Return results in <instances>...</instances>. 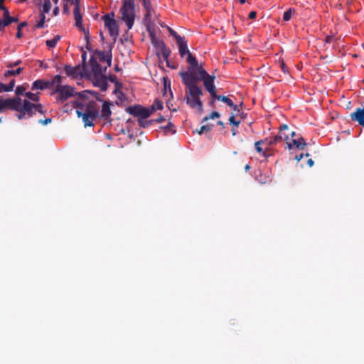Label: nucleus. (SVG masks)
<instances>
[{
    "instance_id": "24",
    "label": "nucleus",
    "mask_w": 364,
    "mask_h": 364,
    "mask_svg": "<svg viewBox=\"0 0 364 364\" xmlns=\"http://www.w3.org/2000/svg\"><path fill=\"white\" fill-rule=\"evenodd\" d=\"M163 107H164L163 102L161 100L156 99L154 101L151 106L150 107H149V110L150 111V114H151V113L153 112L157 111V110H161L163 109Z\"/></svg>"
},
{
    "instance_id": "64",
    "label": "nucleus",
    "mask_w": 364,
    "mask_h": 364,
    "mask_svg": "<svg viewBox=\"0 0 364 364\" xmlns=\"http://www.w3.org/2000/svg\"><path fill=\"white\" fill-rule=\"evenodd\" d=\"M4 0H0V4H2Z\"/></svg>"
},
{
    "instance_id": "17",
    "label": "nucleus",
    "mask_w": 364,
    "mask_h": 364,
    "mask_svg": "<svg viewBox=\"0 0 364 364\" xmlns=\"http://www.w3.org/2000/svg\"><path fill=\"white\" fill-rule=\"evenodd\" d=\"M178 46V52L179 55L181 58H183L185 55H188V53H191L188 48V43L186 39L184 38H180L178 41L176 42Z\"/></svg>"
},
{
    "instance_id": "60",
    "label": "nucleus",
    "mask_w": 364,
    "mask_h": 364,
    "mask_svg": "<svg viewBox=\"0 0 364 364\" xmlns=\"http://www.w3.org/2000/svg\"><path fill=\"white\" fill-rule=\"evenodd\" d=\"M240 4H245L246 2V0H239Z\"/></svg>"
},
{
    "instance_id": "18",
    "label": "nucleus",
    "mask_w": 364,
    "mask_h": 364,
    "mask_svg": "<svg viewBox=\"0 0 364 364\" xmlns=\"http://www.w3.org/2000/svg\"><path fill=\"white\" fill-rule=\"evenodd\" d=\"M159 49H160L161 55L164 60H166L167 66L171 68V65H169V63L168 61V57L171 54V50L167 48L166 44L164 42H161L158 46ZM171 68H173V67H171Z\"/></svg>"
},
{
    "instance_id": "52",
    "label": "nucleus",
    "mask_w": 364,
    "mask_h": 364,
    "mask_svg": "<svg viewBox=\"0 0 364 364\" xmlns=\"http://www.w3.org/2000/svg\"><path fill=\"white\" fill-rule=\"evenodd\" d=\"M72 4L75 5V7L78 6L80 8V0H72Z\"/></svg>"
},
{
    "instance_id": "15",
    "label": "nucleus",
    "mask_w": 364,
    "mask_h": 364,
    "mask_svg": "<svg viewBox=\"0 0 364 364\" xmlns=\"http://www.w3.org/2000/svg\"><path fill=\"white\" fill-rule=\"evenodd\" d=\"M92 80L94 85L99 87L101 90H107L108 87V82L105 74L98 76H93Z\"/></svg>"
},
{
    "instance_id": "4",
    "label": "nucleus",
    "mask_w": 364,
    "mask_h": 364,
    "mask_svg": "<svg viewBox=\"0 0 364 364\" xmlns=\"http://www.w3.org/2000/svg\"><path fill=\"white\" fill-rule=\"evenodd\" d=\"M295 132L291 130L287 124L280 126L279 133L275 136V139H279V141H284L286 142V148L289 150L298 149L303 150L306 145L305 140L303 137L294 139Z\"/></svg>"
},
{
    "instance_id": "25",
    "label": "nucleus",
    "mask_w": 364,
    "mask_h": 364,
    "mask_svg": "<svg viewBox=\"0 0 364 364\" xmlns=\"http://www.w3.org/2000/svg\"><path fill=\"white\" fill-rule=\"evenodd\" d=\"M213 99L218 100H220V101L224 102L229 107H233V102H232V100L230 98H229L228 97H227V96L218 95L216 94V96H214L213 97Z\"/></svg>"
},
{
    "instance_id": "30",
    "label": "nucleus",
    "mask_w": 364,
    "mask_h": 364,
    "mask_svg": "<svg viewBox=\"0 0 364 364\" xmlns=\"http://www.w3.org/2000/svg\"><path fill=\"white\" fill-rule=\"evenodd\" d=\"M46 21V15L43 14H40L39 20L37 21V23L35 26L36 28H41L44 27Z\"/></svg>"
},
{
    "instance_id": "47",
    "label": "nucleus",
    "mask_w": 364,
    "mask_h": 364,
    "mask_svg": "<svg viewBox=\"0 0 364 364\" xmlns=\"http://www.w3.org/2000/svg\"><path fill=\"white\" fill-rule=\"evenodd\" d=\"M248 16H249V18H250V19H255L257 16V12L255 11H252L250 12Z\"/></svg>"
},
{
    "instance_id": "62",
    "label": "nucleus",
    "mask_w": 364,
    "mask_h": 364,
    "mask_svg": "<svg viewBox=\"0 0 364 364\" xmlns=\"http://www.w3.org/2000/svg\"><path fill=\"white\" fill-rule=\"evenodd\" d=\"M59 0H53V3L55 4H57Z\"/></svg>"
},
{
    "instance_id": "28",
    "label": "nucleus",
    "mask_w": 364,
    "mask_h": 364,
    "mask_svg": "<svg viewBox=\"0 0 364 364\" xmlns=\"http://www.w3.org/2000/svg\"><path fill=\"white\" fill-rule=\"evenodd\" d=\"M14 85H15V80H14V79L11 80L9 82V83L7 85H5V84L0 85V86L2 87L1 88L2 92H9V91L13 90Z\"/></svg>"
},
{
    "instance_id": "40",
    "label": "nucleus",
    "mask_w": 364,
    "mask_h": 364,
    "mask_svg": "<svg viewBox=\"0 0 364 364\" xmlns=\"http://www.w3.org/2000/svg\"><path fill=\"white\" fill-rule=\"evenodd\" d=\"M168 32L169 33L173 36L174 37V38L176 39V42L179 41L180 38H183V36H181L180 35H178L176 31H175L173 29H172L171 28H168Z\"/></svg>"
},
{
    "instance_id": "2",
    "label": "nucleus",
    "mask_w": 364,
    "mask_h": 364,
    "mask_svg": "<svg viewBox=\"0 0 364 364\" xmlns=\"http://www.w3.org/2000/svg\"><path fill=\"white\" fill-rule=\"evenodd\" d=\"M8 107L12 110L16 111V114L18 119L31 117L35 112H42L41 105H34L28 101L22 102L18 97L14 98H0V111L4 108Z\"/></svg>"
},
{
    "instance_id": "20",
    "label": "nucleus",
    "mask_w": 364,
    "mask_h": 364,
    "mask_svg": "<svg viewBox=\"0 0 364 364\" xmlns=\"http://www.w3.org/2000/svg\"><path fill=\"white\" fill-rule=\"evenodd\" d=\"M49 88V83L48 80H37L34 81L32 84L31 89L34 90H45Z\"/></svg>"
},
{
    "instance_id": "23",
    "label": "nucleus",
    "mask_w": 364,
    "mask_h": 364,
    "mask_svg": "<svg viewBox=\"0 0 364 364\" xmlns=\"http://www.w3.org/2000/svg\"><path fill=\"white\" fill-rule=\"evenodd\" d=\"M186 60L190 65V67L188 69H191V72L193 71L198 64L196 58L193 56L191 53H188Z\"/></svg>"
},
{
    "instance_id": "43",
    "label": "nucleus",
    "mask_w": 364,
    "mask_h": 364,
    "mask_svg": "<svg viewBox=\"0 0 364 364\" xmlns=\"http://www.w3.org/2000/svg\"><path fill=\"white\" fill-rule=\"evenodd\" d=\"M144 119H138V123H139V126L141 127H144V128L147 127L149 124H150L151 123V121L145 122Z\"/></svg>"
},
{
    "instance_id": "27",
    "label": "nucleus",
    "mask_w": 364,
    "mask_h": 364,
    "mask_svg": "<svg viewBox=\"0 0 364 364\" xmlns=\"http://www.w3.org/2000/svg\"><path fill=\"white\" fill-rule=\"evenodd\" d=\"M51 4L50 0H43V4L42 7L40 9V14H46L48 13L50 10Z\"/></svg>"
},
{
    "instance_id": "41",
    "label": "nucleus",
    "mask_w": 364,
    "mask_h": 364,
    "mask_svg": "<svg viewBox=\"0 0 364 364\" xmlns=\"http://www.w3.org/2000/svg\"><path fill=\"white\" fill-rule=\"evenodd\" d=\"M0 9L4 11V15L2 18L3 19H5L10 16L9 9L6 7H5L2 4H0Z\"/></svg>"
},
{
    "instance_id": "33",
    "label": "nucleus",
    "mask_w": 364,
    "mask_h": 364,
    "mask_svg": "<svg viewBox=\"0 0 364 364\" xmlns=\"http://www.w3.org/2000/svg\"><path fill=\"white\" fill-rule=\"evenodd\" d=\"M162 128L166 134H173L176 132L175 127L171 122H169L166 126H164Z\"/></svg>"
},
{
    "instance_id": "3",
    "label": "nucleus",
    "mask_w": 364,
    "mask_h": 364,
    "mask_svg": "<svg viewBox=\"0 0 364 364\" xmlns=\"http://www.w3.org/2000/svg\"><path fill=\"white\" fill-rule=\"evenodd\" d=\"M182 81L186 87V102L191 108L196 109L199 112L203 111V102L200 100V96L203 95V90L199 87L191 75H183Z\"/></svg>"
},
{
    "instance_id": "8",
    "label": "nucleus",
    "mask_w": 364,
    "mask_h": 364,
    "mask_svg": "<svg viewBox=\"0 0 364 364\" xmlns=\"http://www.w3.org/2000/svg\"><path fill=\"white\" fill-rule=\"evenodd\" d=\"M126 112L131 115L137 117L139 119H146L151 115L149 108L140 105L129 106L126 108Z\"/></svg>"
},
{
    "instance_id": "12",
    "label": "nucleus",
    "mask_w": 364,
    "mask_h": 364,
    "mask_svg": "<svg viewBox=\"0 0 364 364\" xmlns=\"http://www.w3.org/2000/svg\"><path fill=\"white\" fill-rule=\"evenodd\" d=\"M142 6L146 11L144 21H145V23L149 26L151 22V18L155 14V11L152 8L151 1L149 0H142Z\"/></svg>"
},
{
    "instance_id": "57",
    "label": "nucleus",
    "mask_w": 364,
    "mask_h": 364,
    "mask_svg": "<svg viewBox=\"0 0 364 364\" xmlns=\"http://www.w3.org/2000/svg\"><path fill=\"white\" fill-rule=\"evenodd\" d=\"M218 124L221 126V127H224V123L222 121H218Z\"/></svg>"
},
{
    "instance_id": "1",
    "label": "nucleus",
    "mask_w": 364,
    "mask_h": 364,
    "mask_svg": "<svg viewBox=\"0 0 364 364\" xmlns=\"http://www.w3.org/2000/svg\"><path fill=\"white\" fill-rule=\"evenodd\" d=\"M72 104L70 107L68 105H65L64 111L68 112L73 108H75L76 114L78 117L82 118L85 127L94 126V121L98 117L106 122H111L110 107L112 104L109 101L103 102L100 112V105L96 101L82 100L78 102L75 100Z\"/></svg>"
},
{
    "instance_id": "22",
    "label": "nucleus",
    "mask_w": 364,
    "mask_h": 364,
    "mask_svg": "<svg viewBox=\"0 0 364 364\" xmlns=\"http://www.w3.org/2000/svg\"><path fill=\"white\" fill-rule=\"evenodd\" d=\"M65 72L68 76L76 77L78 75V68L77 67H73L69 65H65Z\"/></svg>"
},
{
    "instance_id": "21",
    "label": "nucleus",
    "mask_w": 364,
    "mask_h": 364,
    "mask_svg": "<svg viewBox=\"0 0 364 364\" xmlns=\"http://www.w3.org/2000/svg\"><path fill=\"white\" fill-rule=\"evenodd\" d=\"M49 83V88H52L53 90L55 88H60L63 87L62 85V77L60 75H56L51 80H48Z\"/></svg>"
},
{
    "instance_id": "59",
    "label": "nucleus",
    "mask_w": 364,
    "mask_h": 364,
    "mask_svg": "<svg viewBox=\"0 0 364 364\" xmlns=\"http://www.w3.org/2000/svg\"><path fill=\"white\" fill-rule=\"evenodd\" d=\"M3 27V18L0 20V29Z\"/></svg>"
},
{
    "instance_id": "55",
    "label": "nucleus",
    "mask_w": 364,
    "mask_h": 364,
    "mask_svg": "<svg viewBox=\"0 0 364 364\" xmlns=\"http://www.w3.org/2000/svg\"><path fill=\"white\" fill-rule=\"evenodd\" d=\"M63 11H64L65 13L68 12V5H67V4H66V5H64V6H63Z\"/></svg>"
},
{
    "instance_id": "49",
    "label": "nucleus",
    "mask_w": 364,
    "mask_h": 364,
    "mask_svg": "<svg viewBox=\"0 0 364 364\" xmlns=\"http://www.w3.org/2000/svg\"><path fill=\"white\" fill-rule=\"evenodd\" d=\"M154 121L157 122V123H161V122L165 121V118L163 116H160L159 117H158L157 119H154Z\"/></svg>"
},
{
    "instance_id": "38",
    "label": "nucleus",
    "mask_w": 364,
    "mask_h": 364,
    "mask_svg": "<svg viewBox=\"0 0 364 364\" xmlns=\"http://www.w3.org/2000/svg\"><path fill=\"white\" fill-rule=\"evenodd\" d=\"M275 136L274 137H268L264 139V144H268L269 146H273L274 144L279 142V139L274 140Z\"/></svg>"
},
{
    "instance_id": "6",
    "label": "nucleus",
    "mask_w": 364,
    "mask_h": 364,
    "mask_svg": "<svg viewBox=\"0 0 364 364\" xmlns=\"http://www.w3.org/2000/svg\"><path fill=\"white\" fill-rule=\"evenodd\" d=\"M105 27L107 28L109 35L116 38L119 35V28L117 22L114 19V14L113 12L107 14L102 16Z\"/></svg>"
},
{
    "instance_id": "53",
    "label": "nucleus",
    "mask_w": 364,
    "mask_h": 364,
    "mask_svg": "<svg viewBox=\"0 0 364 364\" xmlns=\"http://www.w3.org/2000/svg\"><path fill=\"white\" fill-rule=\"evenodd\" d=\"M304 154H301L299 155H297L295 156V159L298 161H299L300 160H301V159L304 157Z\"/></svg>"
},
{
    "instance_id": "42",
    "label": "nucleus",
    "mask_w": 364,
    "mask_h": 364,
    "mask_svg": "<svg viewBox=\"0 0 364 364\" xmlns=\"http://www.w3.org/2000/svg\"><path fill=\"white\" fill-rule=\"evenodd\" d=\"M229 122L230 124H233L237 127L240 124V121H236L235 119V115L232 114L229 118Z\"/></svg>"
},
{
    "instance_id": "9",
    "label": "nucleus",
    "mask_w": 364,
    "mask_h": 364,
    "mask_svg": "<svg viewBox=\"0 0 364 364\" xmlns=\"http://www.w3.org/2000/svg\"><path fill=\"white\" fill-rule=\"evenodd\" d=\"M180 75L182 79L185 74L191 75L194 80V82H198L200 81V79L204 78L205 76H208L209 74L205 71V70L203 68L202 65H198L196 67L195 70L191 72V69H188L186 72H181Z\"/></svg>"
},
{
    "instance_id": "13",
    "label": "nucleus",
    "mask_w": 364,
    "mask_h": 364,
    "mask_svg": "<svg viewBox=\"0 0 364 364\" xmlns=\"http://www.w3.org/2000/svg\"><path fill=\"white\" fill-rule=\"evenodd\" d=\"M89 64L91 68V74L92 77L104 75L106 72V70H105V68H102V65L95 58H90Z\"/></svg>"
},
{
    "instance_id": "58",
    "label": "nucleus",
    "mask_w": 364,
    "mask_h": 364,
    "mask_svg": "<svg viewBox=\"0 0 364 364\" xmlns=\"http://www.w3.org/2000/svg\"><path fill=\"white\" fill-rule=\"evenodd\" d=\"M82 60H85V59H86V53H84L82 55Z\"/></svg>"
},
{
    "instance_id": "14",
    "label": "nucleus",
    "mask_w": 364,
    "mask_h": 364,
    "mask_svg": "<svg viewBox=\"0 0 364 364\" xmlns=\"http://www.w3.org/2000/svg\"><path fill=\"white\" fill-rule=\"evenodd\" d=\"M350 119L352 121L357 122L359 125L364 127V106L360 108H357L354 112L351 113Z\"/></svg>"
},
{
    "instance_id": "51",
    "label": "nucleus",
    "mask_w": 364,
    "mask_h": 364,
    "mask_svg": "<svg viewBox=\"0 0 364 364\" xmlns=\"http://www.w3.org/2000/svg\"><path fill=\"white\" fill-rule=\"evenodd\" d=\"M53 13L54 16H57L59 14V7L56 6L53 9Z\"/></svg>"
},
{
    "instance_id": "32",
    "label": "nucleus",
    "mask_w": 364,
    "mask_h": 364,
    "mask_svg": "<svg viewBox=\"0 0 364 364\" xmlns=\"http://www.w3.org/2000/svg\"><path fill=\"white\" fill-rule=\"evenodd\" d=\"M18 21V17L9 16L8 18L3 19V27L7 26L11 23H17Z\"/></svg>"
},
{
    "instance_id": "46",
    "label": "nucleus",
    "mask_w": 364,
    "mask_h": 364,
    "mask_svg": "<svg viewBox=\"0 0 364 364\" xmlns=\"http://www.w3.org/2000/svg\"><path fill=\"white\" fill-rule=\"evenodd\" d=\"M21 63V61L18 60H16V61H15V62H14V63H10L8 65V67H9V68H14V67H15V66L18 65Z\"/></svg>"
},
{
    "instance_id": "35",
    "label": "nucleus",
    "mask_w": 364,
    "mask_h": 364,
    "mask_svg": "<svg viewBox=\"0 0 364 364\" xmlns=\"http://www.w3.org/2000/svg\"><path fill=\"white\" fill-rule=\"evenodd\" d=\"M213 125H211V124H205V125H203L199 130H197V132L199 134H203L204 132H209L212 129Z\"/></svg>"
},
{
    "instance_id": "11",
    "label": "nucleus",
    "mask_w": 364,
    "mask_h": 364,
    "mask_svg": "<svg viewBox=\"0 0 364 364\" xmlns=\"http://www.w3.org/2000/svg\"><path fill=\"white\" fill-rule=\"evenodd\" d=\"M215 76L208 75L204 78L200 79L203 82L205 90L210 93L212 98L216 96L215 86L214 85Z\"/></svg>"
},
{
    "instance_id": "39",
    "label": "nucleus",
    "mask_w": 364,
    "mask_h": 364,
    "mask_svg": "<svg viewBox=\"0 0 364 364\" xmlns=\"http://www.w3.org/2000/svg\"><path fill=\"white\" fill-rule=\"evenodd\" d=\"M80 31L83 32V33L85 34V41H86V43H87V46H86V48L87 49H90L89 47H88V45L90 43V33L87 30H86L84 26L82 27V29H80Z\"/></svg>"
},
{
    "instance_id": "45",
    "label": "nucleus",
    "mask_w": 364,
    "mask_h": 364,
    "mask_svg": "<svg viewBox=\"0 0 364 364\" xmlns=\"http://www.w3.org/2000/svg\"><path fill=\"white\" fill-rule=\"evenodd\" d=\"M51 121H52L51 118H47L44 120L40 119L38 122L43 125H47L48 124L50 123Z\"/></svg>"
},
{
    "instance_id": "10",
    "label": "nucleus",
    "mask_w": 364,
    "mask_h": 364,
    "mask_svg": "<svg viewBox=\"0 0 364 364\" xmlns=\"http://www.w3.org/2000/svg\"><path fill=\"white\" fill-rule=\"evenodd\" d=\"M91 58H95L97 61H100L101 63H105L107 65L105 67V70H107V67H110L112 64V53L110 50L105 51L95 50Z\"/></svg>"
},
{
    "instance_id": "56",
    "label": "nucleus",
    "mask_w": 364,
    "mask_h": 364,
    "mask_svg": "<svg viewBox=\"0 0 364 364\" xmlns=\"http://www.w3.org/2000/svg\"><path fill=\"white\" fill-rule=\"evenodd\" d=\"M231 131L233 136H235L237 134V131L235 129H232Z\"/></svg>"
},
{
    "instance_id": "48",
    "label": "nucleus",
    "mask_w": 364,
    "mask_h": 364,
    "mask_svg": "<svg viewBox=\"0 0 364 364\" xmlns=\"http://www.w3.org/2000/svg\"><path fill=\"white\" fill-rule=\"evenodd\" d=\"M280 67H281L282 70L284 73H288L287 68V66H286V65L284 64V62H282V63H281Z\"/></svg>"
},
{
    "instance_id": "5",
    "label": "nucleus",
    "mask_w": 364,
    "mask_h": 364,
    "mask_svg": "<svg viewBox=\"0 0 364 364\" xmlns=\"http://www.w3.org/2000/svg\"><path fill=\"white\" fill-rule=\"evenodd\" d=\"M119 12L121 20L125 23L127 29H132L136 18L134 3H132L131 0H122V6Z\"/></svg>"
},
{
    "instance_id": "31",
    "label": "nucleus",
    "mask_w": 364,
    "mask_h": 364,
    "mask_svg": "<svg viewBox=\"0 0 364 364\" xmlns=\"http://www.w3.org/2000/svg\"><path fill=\"white\" fill-rule=\"evenodd\" d=\"M295 13L294 9L290 8L286 11L283 14V19L285 21H288L291 19L292 15Z\"/></svg>"
},
{
    "instance_id": "63",
    "label": "nucleus",
    "mask_w": 364,
    "mask_h": 364,
    "mask_svg": "<svg viewBox=\"0 0 364 364\" xmlns=\"http://www.w3.org/2000/svg\"><path fill=\"white\" fill-rule=\"evenodd\" d=\"M2 84L1 82H0V85ZM1 87L0 86V92H2V90H1Z\"/></svg>"
},
{
    "instance_id": "19",
    "label": "nucleus",
    "mask_w": 364,
    "mask_h": 364,
    "mask_svg": "<svg viewBox=\"0 0 364 364\" xmlns=\"http://www.w3.org/2000/svg\"><path fill=\"white\" fill-rule=\"evenodd\" d=\"M73 15L75 21V26L79 29H82V15L80 13V9L78 7V6L74 8Z\"/></svg>"
},
{
    "instance_id": "37",
    "label": "nucleus",
    "mask_w": 364,
    "mask_h": 364,
    "mask_svg": "<svg viewBox=\"0 0 364 364\" xmlns=\"http://www.w3.org/2000/svg\"><path fill=\"white\" fill-rule=\"evenodd\" d=\"M27 26V22L26 21H23L21 22V23L18 24V27H17V33H16V38H21L22 37V33H21V29H22V28L25 27Z\"/></svg>"
},
{
    "instance_id": "36",
    "label": "nucleus",
    "mask_w": 364,
    "mask_h": 364,
    "mask_svg": "<svg viewBox=\"0 0 364 364\" xmlns=\"http://www.w3.org/2000/svg\"><path fill=\"white\" fill-rule=\"evenodd\" d=\"M220 116V113L218 112H213L210 113V114L209 116H206L203 119V122L210 119H214L215 118H219Z\"/></svg>"
},
{
    "instance_id": "50",
    "label": "nucleus",
    "mask_w": 364,
    "mask_h": 364,
    "mask_svg": "<svg viewBox=\"0 0 364 364\" xmlns=\"http://www.w3.org/2000/svg\"><path fill=\"white\" fill-rule=\"evenodd\" d=\"M230 108H231L232 109L233 112H240V109L237 107V105H236L235 104L233 103V107H230Z\"/></svg>"
},
{
    "instance_id": "29",
    "label": "nucleus",
    "mask_w": 364,
    "mask_h": 364,
    "mask_svg": "<svg viewBox=\"0 0 364 364\" xmlns=\"http://www.w3.org/2000/svg\"><path fill=\"white\" fill-rule=\"evenodd\" d=\"M59 40H60V36H56L52 39L47 40L46 42V45L49 48H54V47H55V46Z\"/></svg>"
},
{
    "instance_id": "7",
    "label": "nucleus",
    "mask_w": 364,
    "mask_h": 364,
    "mask_svg": "<svg viewBox=\"0 0 364 364\" xmlns=\"http://www.w3.org/2000/svg\"><path fill=\"white\" fill-rule=\"evenodd\" d=\"M58 94L57 100L60 103H63L69 98L75 96L76 92L73 87L70 86L64 85L60 88H55L53 90L52 95Z\"/></svg>"
},
{
    "instance_id": "26",
    "label": "nucleus",
    "mask_w": 364,
    "mask_h": 364,
    "mask_svg": "<svg viewBox=\"0 0 364 364\" xmlns=\"http://www.w3.org/2000/svg\"><path fill=\"white\" fill-rule=\"evenodd\" d=\"M264 144V141L259 140L255 143V149L258 153H260L262 156L265 158H268L269 156V154H267L265 151L263 150V149L260 146L261 144Z\"/></svg>"
},
{
    "instance_id": "16",
    "label": "nucleus",
    "mask_w": 364,
    "mask_h": 364,
    "mask_svg": "<svg viewBox=\"0 0 364 364\" xmlns=\"http://www.w3.org/2000/svg\"><path fill=\"white\" fill-rule=\"evenodd\" d=\"M25 95H26V97L28 98V100H26V101H28V102H30V103H31L30 100H31V101H32V102H38V101H39V97H38V93H32V92H26V93H25ZM21 100L22 102L26 101V100H21ZM31 104H33V105H41V110H42V112L36 111V112H34V113L31 116V117H33V116L34 114H36V113L44 114V111H43V105H42L41 104H39V103H38V104H34V103H33V102H31ZM27 118H30V117H26V119H27Z\"/></svg>"
},
{
    "instance_id": "54",
    "label": "nucleus",
    "mask_w": 364,
    "mask_h": 364,
    "mask_svg": "<svg viewBox=\"0 0 364 364\" xmlns=\"http://www.w3.org/2000/svg\"><path fill=\"white\" fill-rule=\"evenodd\" d=\"M307 163L309 165V166H312L314 164V161L311 159H309Z\"/></svg>"
},
{
    "instance_id": "44",
    "label": "nucleus",
    "mask_w": 364,
    "mask_h": 364,
    "mask_svg": "<svg viewBox=\"0 0 364 364\" xmlns=\"http://www.w3.org/2000/svg\"><path fill=\"white\" fill-rule=\"evenodd\" d=\"M24 92L25 88L23 86H18L15 90V92L17 95H23Z\"/></svg>"
},
{
    "instance_id": "34",
    "label": "nucleus",
    "mask_w": 364,
    "mask_h": 364,
    "mask_svg": "<svg viewBox=\"0 0 364 364\" xmlns=\"http://www.w3.org/2000/svg\"><path fill=\"white\" fill-rule=\"evenodd\" d=\"M23 70L22 68H18L16 70H9L6 71L5 76L17 75H19Z\"/></svg>"
},
{
    "instance_id": "61",
    "label": "nucleus",
    "mask_w": 364,
    "mask_h": 364,
    "mask_svg": "<svg viewBox=\"0 0 364 364\" xmlns=\"http://www.w3.org/2000/svg\"><path fill=\"white\" fill-rule=\"evenodd\" d=\"M249 169H250V166L249 165H246L245 166V170L248 171Z\"/></svg>"
}]
</instances>
